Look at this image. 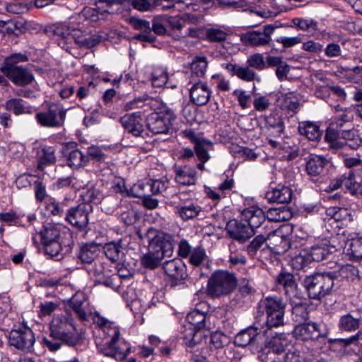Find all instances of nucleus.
<instances>
[{"label":"nucleus","mask_w":362,"mask_h":362,"mask_svg":"<svg viewBox=\"0 0 362 362\" xmlns=\"http://www.w3.org/2000/svg\"><path fill=\"white\" fill-rule=\"evenodd\" d=\"M88 161V156H86L81 151L76 149L69 153L67 159V165L71 168H79L85 166Z\"/></svg>","instance_id":"nucleus-37"},{"label":"nucleus","mask_w":362,"mask_h":362,"mask_svg":"<svg viewBox=\"0 0 362 362\" xmlns=\"http://www.w3.org/2000/svg\"><path fill=\"white\" fill-rule=\"evenodd\" d=\"M175 213L183 221H187L197 216L201 211V207L193 204H179L175 207Z\"/></svg>","instance_id":"nucleus-33"},{"label":"nucleus","mask_w":362,"mask_h":362,"mask_svg":"<svg viewBox=\"0 0 362 362\" xmlns=\"http://www.w3.org/2000/svg\"><path fill=\"white\" fill-rule=\"evenodd\" d=\"M249 66L257 70H263L266 68V63L262 54L256 53L250 56L247 60Z\"/></svg>","instance_id":"nucleus-58"},{"label":"nucleus","mask_w":362,"mask_h":362,"mask_svg":"<svg viewBox=\"0 0 362 362\" xmlns=\"http://www.w3.org/2000/svg\"><path fill=\"white\" fill-rule=\"evenodd\" d=\"M290 342L284 333H276L265 342L266 346L276 354H282L288 346Z\"/></svg>","instance_id":"nucleus-23"},{"label":"nucleus","mask_w":362,"mask_h":362,"mask_svg":"<svg viewBox=\"0 0 362 362\" xmlns=\"http://www.w3.org/2000/svg\"><path fill=\"white\" fill-rule=\"evenodd\" d=\"M163 269L165 274L176 281L183 280L187 276L186 266L180 258L165 261Z\"/></svg>","instance_id":"nucleus-16"},{"label":"nucleus","mask_w":362,"mask_h":362,"mask_svg":"<svg viewBox=\"0 0 362 362\" xmlns=\"http://www.w3.org/2000/svg\"><path fill=\"white\" fill-rule=\"evenodd\" d=\"M35 341L33 331L29 328L13 329L9 334L11 346L25 352H32Z\"/></svg>","instance_id":"nucleus-9"},{"label":"nucleus","mask_w":362,"mask_h":362,"mask_svg":"<svg viewBox=\"0 0 362 362\" xmlns=\"http://www.w3.org/2000/svg\"><path fill=\"white\" fill-rule=\"evenodd\" d=\"M91 211L92 206L89 204H81L69 209L65 219L77 229L85 230L88 225V215Z\"/></svg>","instance_id":"nucleus-10"},{"label":"nucleus","mask_w":362,"mask_h":362,"mask_svg":"<svg viewBox=\"0 0 362 362\" xmlns=\"http://www.w3.org/2000/svg\"><path fill=\"white\" fill-rule=\"evenodd\" d=\"M124 129L134 136H139L144 132V125L141 113L126 114L120 118Z\"/></svg>","instance_id":"nucleus-15"},{"label":"nucleus","mask_w":362,"mask_h":362,"mask_svg":"<svg viewBox=\"0 0 362 362\" xmlns=\"http://www.w3.org/2000/svg\"><path fill=\"white\" fill-rule=\"evenodd\" d=\"M205 250L202 247H196L191 252L189 262L194 266L201 264L206 258Z\"/></svg>","instance_id":"nucleus-60"},{"label":"nucleus","mask_w":362,"mask_h":362,"mask_svg":"<svg viewBox=\"0 0 362 362\" xmlns=\"http://www.w3.org/2000/svg\"><path fill=\"white\" fill-rule=\"evenodd\" d=\"M175 179L177 183L182 185H194L197 181L196 171L188 166L175 168Z\"/></svg>","instance_id":"nucleus-26"},{"label":"nucleus","mask_w":362,"mask_h":362,"mask_svg":"<svg viewBox=\"0 0 362 362\" xmlns=\"http://www.w3.org/2000/svg\"><path fill=\"white\" fill-rule=\"evenodd\" d=\"M230 66L231 67L230 71L232 74L243 81H252L255 78L256 73L249 67H242L238 65L228 64V69Z\"/></svg>","instance_id":"nucleus-40"},{"label":"nucleus","mask_w":362,"mask_h":362,"mask_svg":"<svg viewBox=\"0 0 362 362\" xmlns=\"http://www.w3.org/2000/svg\"><path fill=\"white\" fill-rule=\"evenodd\" d=\"M268 238L269 237L267 233H261L257 235L246 247L248 255L251 257H255L257 251L266 243V241L268 240Z\"/></svg>","instance_id":"nucleus-41"},{"label":"nucleus","mask_w":362,"mask_h":362,"mask_svg":"<svg viewBox=\"0 0 362 362\" xmlns=\"http://www.w3.org/2000/svg\"><path fill=\"white\" fill-rule=\"evenodd\" d=\"M293 22L300 30L308 32L312 37H316L318 33L325 35V31H320L317 23L313 19L296 18Z\"/></svg>","instance_id":"nucleus-31"},{"label":"nucleus","mask_w":362,"mask_h":362,"mask_svg":"<svg viewBox=\"0 0 362 362\" xmlns=\"http://www.w3.org/2000/svg\"><path fill=\"white\" fill-rule=\"evenodd\" d=\"M137 235L141 240H147L149 250L166 256L173 254L174 240L172 235L153 227L144 233L138 231Z\"/></svg>","instance_id":"nucleus-4"},{"label":"nucleus","mask_w":362,"mask_h":362,"mask_svg":"<svg viewBox=\"0 0 362 362\" xmlns=\"http://www.w3.org/2000/svg\"><path fill=\"white\" fill-rule=\"evenodd\" d=\"M150 192L149 182H138L133 185L128 191V194L134 197L142 198L144 196Z\"/></svg>","instance_id":"nucleus-49"},{"label":"nucleus","mask_w":362,"mask_h":362,"mask_svg":"<svg viewBox=\"0 0 362 362\" xmlns=\"http://www.w3.org/2000/svg\"><path fill=\"white\" fill-rule=\"evenodd\" d=\"M207 68L206 59L204 57H196L191 64V70L192 74L198 77L204 76Z\"/></svg>","instance_id":"nucleus-46"},{"label":"nucleus","mask_w":362,"mask_h":362,"mask_svg":"<svg viewBox=\"0 0 362 362\" xmlns=\"http://www.w3.org/2000/svg\"><path fill=\"white\" fill-rule=\"evenodd\" d=\"M166 15L154 17L152 23L153 31L158 35H164L166 33Z\"/></svg>","instance_id":"nucleus-54"},{"label":"nucleus","mask_w":362,"mask_h":362,"mask_svg":"<svg viewBox=\"0 0 362 362\" xmlns=\"http://www.w3.org/2000/svg\"><path fill=\"white\" fill-rule=\"evenodd\" d=\"M102 40V37L98 34L86 35L80 41L78 45L81 47L86 48H91L98 45Z\"/></svg>","instance_id":"nucleus-59"},{"label":"nucleus","mask_w":362,"mask_h":362,"mask_svg":"<svg viewBox=\"0 0 362 362\" xmlns=\"http://www.w3.org/2000/svg\"><path fill=\"white\" fill-rule=\"evenodd\" d=\"M93 322L110 338L107 344L99 348V351L104 356L117 361L124 359L130 351V346L124 340L119 339V329L115 322L103 317L99 313L93 315Z\"/></svg>","instance_id":"nucleus-1"},{"label":"nucleus","mask_w":362,"mask_h":362,"mask_svg":"<svg viewBox=\"0 0 362 362\" xmlns=\"http://www.w3.org/2000/svg\"><path fill=\"white\" fill-rule=\"evenodd\" d=\"M326 214L335 221L349 219L351 214L348 209L339 206H332L326 210Z\"/></svg>","instance_id":"nucleus-42"},{"label":"nucleus","mask_w":362,"mask_h":362,"mask_svg":"<svg viewBox=\"0 0 362 362\" xmlns=\"http://www.w3.org/2000/svg\"><path fill=\"white\" fill-rule=\"evenodd\" d=\"M98 251L95 245H85L81 247L78 257L83 262L89 264L98 257Z\"/></svg>","instance_id":"nucleus-39"},{"label":"nucleus","mask_w":362,"mask_h":362,"mask_svg":"<svg viewBox=\"0 0 362 362\" xmlns=\"http://www.w3.org/2000/svg\"><path fill=\"white\" fill-rule=\"evenodd\" d=\"M72 181H73V189L78 190L80 189L84 188L88 185L89 182V180L88 177V173L83 174H78L76 175H72Z\"/></svg>","instance_id":"nucleus-64"},{"label":"nucleus","mask_w":362,"mask_h":362,"mask_svg":"<svg viewBox=\"0 0 362 362\" xmlns=\"http://www.w3.org/2000/svg\"><path fill=\"white\" fill-rule=\"evenodd\" d=\"M291 265L294 269L300 270L311 262L308 252L306 249L301 250L299 254L291 259Z\"/></svg>","instance_id":"nucleus-43"},{"label":"nucleus","mask_w":362,"mask_h":362,"mask_svg":"<svg viewBox=\"0 0 362 362\" xmlns=\"http://www.w3.org/2000/svg\"><path fill=\"white\" fill-rule=\"evenodd\" d=\"M228 233L240 242H244L255 235V230L247 226L245 221L230 220L228 221Z\"/></svg>","instance_id":"nucleus-14"},{"label":"nucleus","mask_w":362,"mask_h":362,"mask_svg":"<svg viewBox=\"0 0 362 362\" xmlns=\"http://www.w3.org/2000/svg\"><path fill=\"white\" fill-rule=\"evenodd\" d=\"M258 336L257 329L249 327L240 332L234 339V343L238 346H246L253 342Z\"/></svg>","instance_id":"nucleus-32"},{"label":"nucleus","mask_w":362,"mask_h":362,"mask_svg":"<svg viewBox=\"0 0 362 362\" xmlns=\"http://www.w3.org/2000/svg\"><path fill=\"white\" fill-rule=\"evenodd\" d=\"M211 91L206 84L197 83L190 88V98L197 105H205L209 100Z\"/></svg>","instance_id":"nucleus-20"},{"label":"nucleus","mask_w":362,"mask_h":362,"mask_svg":"<svg viewBox=\"0 0 362 362\" xmlns=\"http://www.w3.org/2000/svg\"><path fill=\"white\" fill-rule=\"evenodd\" d=\"M292 195L291 189L287 186H279L267 193V197L270 202L281 204L290 202Z\"/></svg>","instance_id":"nucleus-25"},{"label":"nucleus","mask_w":362,"mask_h":362,"mask_svg":"<svg viewBox=\"0 0 362 362\" xmlns=\"http://www.w3.org/2000/svg\"><path fill=\"white\" fill-rule=\"evenodd\" d=\"M300 100V95L296 92L281 93L277 98V102L281 109L288 113H295L298 110Z\"/></svg>","instance_id":"nucleus-17"},{"label":"nucleus","mask_w":362,"mask_h":362,"mask_svg":"<svg viewBox=\"0 0 362 362\" xmlns=\"http://www.w3.org/2000/svg\"><path fill=\"white\" fill-rule=\"evenodd\" d=\"M104 252L106 257L112 262H117L119 259L121 250L119 245L111 243L105 245Z\"/></svg>","instance_id":"nucleus-57"},{"label":"nucleus","mask_w":362,"mask_h":362,"mask_svg":"<svg viewBox=\"0 0 362 362\" xmlns=\"http://www.w3.org/2000/svg\"><path fill=\"white\" fill-rule=\"evenodd\" d=\"M55 162V148L52 146H43L39 152L40 165H51Z\"/></svg>","instance_id":"nucleus-44"},{"label":"nucleus","mask_w":362,"mask_h":362,"mask_svg":"<svg viewBox=\"0 0 362 362\" xmlns=\"http://www.w3.org/2000/svg\"><path fill=\"white\" fill-rule=\"evenodd\" d=\"M347 269L342 267L340 270H334L315 273L305 277L303 284L310 298L320 300L332 293L334 281Z\"/></svg>","instance_id":"nucleus-2"},{"label":"nucleus","mask_w":362,"mask_h":362,"mask_svg":"<svg viewBox=\"0 0 362 362\" xmlns=\"http://www.w3.org/2000/svg\"><path fill=\"white\" fill-rule=\"evenodd\" d=\"M226 336L220 330L213 332L211 335V344L216 349H223Z\"/></svg>","instance_id":"nucleus-61"},{"label":"nucleus","mask_w":362,"mask_h":362,"mask_svg":"<svg viewBox=\"0 0 362 362\" xmlns=\"http://www.w3.org/2000/svg\"><path fill=\"white\" fill-rule=\"evenodd\" d=\"M258 308L266 313V325L269 328L284 325L286 303L280 297H266L260 300Z\"/></svg>","instance_id":"nucleus-5"},{"label":"nucleus","mask_w":362,"mask_h":362,"mask_svg":"<svg viewBox=\"0 0 362 362\" xmlns=\"http://www.w3.org/2000/svg\"><path fill=\"white\" fill-rule=\"evenodd\" d=\"M361 325V317H354L350 313H346L340 317L338 322V328L343 332H352L358 329Z\"/></svg>","instance_id":"nucleus-28"},{"label":"nucleus","mask_w":362,"mask_h":362,"mask_svg":"<svg viewBox=\"0 0 362 362\" xmlns=\"http://www.w3.org/2000/svg\"><path fill=\"white\" fill-rule=\"evenodd\" d=\"M71 29L72 25L66 23H63L56 26L53 32L55 36L65 40L66 42H70Z\"/></svg>","instance_id":"nucleus-55"},{"label":"nucleus","mask_w":362,"mask_h":362,"mask_svg":"<svg viewBox=\"0 0 362 362\" xmlns=\"http://www.w3.org/2000/svg\"><path fill=\"white\" fill-rule=\"evenodd\" d=\"M306 250L308 252L311 262L322 261L327 258L328 255L337 251L336 247L327 242L317 244Z\"/></svg>","instance_id":"nucleus-19"},{"label":"nucleus","mask_w":362,"mask_h":362,"mask_svg":"<svg viewBox=\"0 0 362 362\" xmlns=\"http://www.w3.org/2000/svg\"><path fill=\"white\" fill-rule=\"evenodd\" d=\"M230 152L235 153V156H239L243 159L253 160L257 157V154L252 150L240 146H235L234 149L230 150Z\"/></svg>","instance_id":"nucleus-63"},{"label":"nucleus","mask_w":362,"mask_h":362,"mask_svg":"<svg viewBox=\"0 0 362 362\" xmlns=\"http://www.w3.org/2000/svg\"><path fill=\"white\" fill-rule=\"evenodd\" d=\"M103 10L100 8H98V4L95 3V7H88L85 8L83 10V16L90 21L93 22H96L101 19H105L107 18V13H102Z\"/></svg>","instance_id":"nucleus-50"},{"label":"nucleus","mask_w":362,"mask_h":362,"mask_svg":"<svg viewBox=\"0 0 362 362\" xmlns=\"http://www.w3.org/2000/svg\"><path fill=\"white\" fill-rule=\"evenodd\" d=\"M276 282L284 288L286 296L291 299L297 293V284L293 274L281 272L276 277Z\"/></svg>","instance_id":"nucleus-22"},{"label":"nucleus","mask_w":362,"mask_h":362,"mask_svg":"<svg viewBox=\"0 0 362 362\" xmlns=\"http://www.w3.org/2000/svg\"><path fill=\"white\" fill-rule=\"evenodd\" d=\"M343 185L354 195L362 198V180L357 182L352 171L342 175Z\"/></svg>","instance_id":"nucleus-34"},{"label":"nucleus","mask_w":362,"mask_h":362,"mask_svg":"<svg viewBox=\"0 0 362 362\" xmlns=\"http://www.w3.org/2000/svg\"><path fill=\"white\" fill-rule=\"evenodd\" d=\"M50 336L62 343L74 346L80 342L81 333L69 314L54 315L49 324Z\"/></svg>","instance_id":"nucleus-3"},{"label":"nucleus","mask_w":362,"mask_h":362,"mask_svg":"<svg viewBox=\"0 0 362 362\" xmlns=\"http://www.w3.org/2000/svg\"><path fill=\"white\" fill-rule=\"evenodd\" d=\"M298 131L301 135L311 141H316L322 136L319 125L313 122H300L298 126Z\"/></svg>","instance_id":"nucleus-29"},{"label":"nucleus","mask_w":362,"mask_h":362,"mask_svg":"<svg viewBox=\"0 0 362 362\" xmlns=\"http://www.w3.org/2000/svg\"><path fill=\"white\" fill-rule=\"evenodd\" d=\"M12 83L18 86H26L34 81L32 72L24 66H15L13 68H5L1 70Z\"/></svg>","instance_id":"nucleus-12"},{"label":"nucleus","mask_w":362,"mask_h":362,"mask_svg":"<svg viewBox=\"0 0 362 362\" xmlns=\"http://www.w3.org/2000/svg\"><path fill=\"white\" fill-rule=\"evenodd\" d=\"M176 115L174 111L166 105H161L158 111L147 117L148 129L153 134H168L172 129L173 122Z\"/></svg>","instance_id":"nucleus-6"},{"label":"nucleus","mask_w":362,"mask_h":362,"mask_svg":"<svg viewBox=\"0 0 362 362\" xmlns=\"http://www.w3.org/2000/svg\"><path fill=\"white\" fill-rule=\"evenodd\" d=\"M226 290V272H215L208 281L207 293L213 298L224 295Z\"/></svg>","instance_id":"nucleus-13"},{"label":"nucleus","mask_w":362,"mask_h":362,"mask_svg":"<svg viewBox=\"0 0 362 362\" xmlns=\"http://www.w3.org/2000/svg\"><path fill=\"white\" fill-rule=\"evenodd\" d=\"M270 244L274 245V250L276 253H283L290 247V241L287 236L284 235L281 230H272L267 233Z\"/></svg>","instance_id":"nucleus-21"},{"label":"nucleus","mask_w":362,"mask_h":362,"mask_svg":"<svg viewBox=\"0 0 362 362\" xmlns=\"http://www.w3.org/2000/svg\"><path fill=\"white\" fill-rule=\"evenodd\" d=\"M161 253L156 252L150 250V251L144 254L141 259L143 267L147 269H153L158 267L161 260L165 257Z\"/></svg>","instance_id":"nucleus-35"},{"label":"nucleus","mask_w":362,"mask_h":362,"mask_svg":"<svg viewBox=\"0 0 362 362\" xmlns=\"http://www.w3.org/2000/svg\"><path fill=\"white\" fill-rule=\"evenodd\" d=\"M5 107L7 110L13 111L15 115H21L25 112V107L21 99H11L6 101Z\"/></svg>","instance_id":"nucleus-56"},{"label":"nucleus","mask_w":362,"mask_h":362,"mask_svg":"<svg viewBox=\"0 0 362 362\" xmlns=\"http://www.w3.org/2000/svg\"><path fill=\"white\" fill-rule=\"evenodd\" d=\"M168 75L163 69H156L152 73L151 83L154 87H162L167 83Z\"/></svg>","instance_id":"nucleus-52"},{"label":"nucleus","mask_w":362,"mask_h":362,"mask_svg":"<svg viewBox=\"0 0 362 362\" xmlns=\"http://www.w3.org/2000/svg\"><path fill=\"white\" fill-rule=\"evenodd\" d=\"M348 255L352 258H362V237L352 238L347 248Z\"/></svg>","instance_id":"nucleus-45"},{"label":"nucleus","mask_w":362,"mask_h":362,"mask_svg":"<svg viewBox=\"0 0 362 362\" xmlns=\"http://www.w3.org/2000/svg\"><path fill=\"white\" fill-rule=\"evenodd\" d=\"M187 320L191 327L188 329H205L207 315L194 311H190L187 315Z\"/></svg>","instance_id":"nucleus-38"},{"label":"nucleus","mask_w":362,"mask_h":362,"mask_svg":"<svg viewBox=\"0 0 362 362\" xmlns=\"http://www.w3.org/2000/svg\"><path fill=\"white\" fill-rule=\"evenodd\" d=\"M66 110L59 103L49 104L47 109L35 115L37 123L44 127L57 128L64 125Z\"/></svg>","instance_id":"nucleus-7"},{"label":"nucleus","mask_w":362,"mask_h":362,"mask_svg":"<svg viewBox=\"0 0 362 362\" xmlns=\"http://www.w3.org/2000/svg\"><path fill=\"white\" fill-rule=\"evenodd\" d=\"M83 199L85 202L94 204H102V208H105V205L109 202L110 197L105 198L100 190L95 187H91L82 194Z\"/></svg>","instance_id":"nucleus-30"},{"label":"nucleus","mask_w":362,"mask_h":362,"mask_svg":"<svg viewBox=\"0 0 362 362\" xmlns=\"http://www.w3.org/2000/svg\"><path fill=\"white\" fill-rule=\"evenodd\" d=\"M239 211H240L243 221L244 220L247 226L254 230L255 228H259L265 222V215L261 209H244L243 211L239 209Z\"/></svg>","instance_id":"nucleus-18"},{"label":"nucleus","mask_w":362,"mask_h":362,"mask_svg":"<svg viewBox=\"0 0 362 362\" xmlns=\"http://www.w3.org/2000/svg\"><path fill=\"white\" fill-rule=\"evenodd\" d=\"M294 336L302 341L315 340L319 338H326L328 334L327 330L322 331L320 325L316 322L299 324L293 330Z\"/></svg>","instance_id":"nucleus-11"},{"label":"nucleus","mask_w":362,"mask_h":362,"mask_svg":"<svg viewBox=\"0 0 362 362\" xmlns=\"http://www.w3.org/2000/svg\"><path fill=\"white\" fill-rule=\"evenodd\" d=\"M206 36L211 42H222L226 38V33L219 28H209L206 30Z\"/></svg>","instance_id":"nucleus-62"},{"label":"nucleus","mask_w":362,"mask_h":362,"mask_svg":"<svg viewBox=\"0 0 362 362\" xmlns=\"http://www.w3.org/2000/svg\"><path fill=\"white\" fill-rule=\"evenodd\" d=\"M328 164V160L322 156L312 155L306 163V171L310 176L321 175Z\"/></svg>","instance_id":"nucleus-24"},{"label":"nucleus","mask_w":362,"mask_h":362,"mask_svg":"<svg viewBox=\"0 0 362 362\" xmlns=\"http://www.w3.org/2000/svg\"><path fill=\"white\" fill-rule=\"evenodd\" d=\"M184 341L189 347L206 343V334L204 329H187L184 334Z\"/></svg>","instance_id":"nucleus-27"},{"label":"nucleus","mask_w":362,"mask_h":362,"mask_svg":"<svg viewBox=\"0 0 362 362\" xmlns=\"http://www.w3.org/2000/svg\"><path fill=\"white\" fill-rule=\"evenodd\" d=\"M39 234L46 254L51 257L57 256L62 249L60 227L54 223H48L43 226Z\"/></svg>","instance_id":"nucleus-8"},{"label":"nucleus","mask_w":362,"mask_h":362,"mask_svg":"<svg viewBox=\"0 0 362 362\" xmlns=\"http://www.w3.org/2000/svg\"><path fill=\"white\" fill-rule=\"evenodd\" d=\"M292 313L294 316V320L298 322L305 320L309 317L307 305L305 303H296L293 305Z\"/></svg>","instance_id":"nucleus-51"},{"label":"nucleus","mask_w":362,"mask_h":362,"mask_svg":"<svg viewBox=\"0 0 362 362\" xmlns=\"http://www.w3.org/2000/svg\"><path fill=\"white\" fill-rule=\"evenodd\" d=\"M194 150L198 159L202 163L207 162L210 158V156L208 152V148L206 147V145L207 144L204 141L199 140H196L194 141Z\"/></svg>","instance_id":"nucleus-53"},{"label":"nucleus","mask_w":362,"mask_h":362,"mask_svg":"<svg viewBox=\"0 0 362 362\" xmlns=\"http://www.w3.org/2000/svg\"><path fill=\"white\" fill-rule=\"evenodd\" d=\"M245 41L252 46H263L269 43L267 37L259 31L249 33L245 36Z\"/></svg>","instance_id":"nucleus-47"},{"label":"nucleus","mask_w":362,"mask_h":362,"mask_svg":"<svg viewBox=\"0 0 362 362\" xmlns=\"http://www.w3.org/2000/svg\"><path fill=\"white\" fill-rule=\"evenodd\" d=\"M341 138L344 141L346 146L351 149L356 150L362 145V138L354 129L342 131Z\"/></svg>","instance_id":"nucleus-36"},{"label":"nucleus","mask_w":362,"mask_h":362,"mask_svg":"<svg viewBox=\"0 0 362 362\" xmlns=\"http://www.w3.org/2000/svg\"><path fill=\"white\" fill-rule=\"evenodd\" d=\"M28 61L27 55L21 53H14L6 57L0 68V70H4L5 68H13L16 66L15 64L19 62H26Z\"/></svg>","instance_id":"nucleus-48"}]
</instances>
